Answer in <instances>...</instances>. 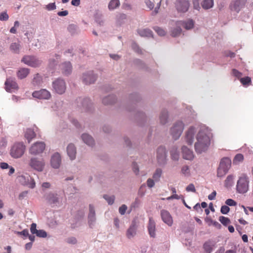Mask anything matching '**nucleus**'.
<instances>
[{
  "mask_svg": "<svg viewBox=\"0 0 253 253\" xmlns=\"http://www.w3.org/2000/svg\"><path fill=\"white\" fill-rule=\"evenodd\" d=\"M212 134L211 129L202 124H195L189 126L185 131L184 140L189 145L194 144L195 151L198 154L206 152L210 148Z\"/></svg>",
  "mask_w": 253,
  "mask_h": 253,
  "instance_id": "f257e3e1",
  "label": "nucleus"
},
{
  "mask_svg": "<svg viewBox=\"0 0 253 253\" xmlns=\"http://www.w3.org/2000/svg\"><path fill=\"white\" fill-rule=\"evenodd\" d=\"M184 126V123L180 120L173 124L169 129V134L173 139L176 140L179 138L183 131Z\"/></svg>",
  "mask_w": 253,
  "mask_h": 253,
  "instance_id": "f03ea898",
  "label": "nucleus"
},
{
  "mask_svg": "<svg viewBox=\"0 0 253 253\" xmlns=\"http://www.w3.org/2000/svg\"><path fill=\"white\" fill-rule=\"evenodd\" d=\"M249 179L245 174L239 177L236 184V191L240 194H245L248 192L249 188Z\"/></svg>",
  "mask_w": 253,
  "mask_h": 253,
  "instance_id": "7ed1b4c3",
  "label": "nucleus"
},
{
  "mask_svg": "<svg viewBox=\"0 0 253 253\" xmlns=\"http://www.w3.org/2000/svg\"><path fill=\"white\" fill-rule=\"evenodd\" d=\"M44 198L46 202L52 207H58L62 204L63 197L61 194L50 192L46 193Z\"/></svg>",
  "mask_w": 253,
  "mask_h": 253,
  "instance_id": "20e7f679",
  "label": "nucleus"
},
{
  "mask_svg": "<svg viewBox=\"0 0 253 253\" xmlns=\"http://www.w3.org/2000/svg\"><path fill=\"white\" fill-rule=\"evenodd\" d=\"M231 160L228 158H222L219 163L217 170V176L222 177L228 171L231 167Z\"/></svg>",
  "mask_w": 253,
  "mask_h": 253,
  "instance_id": "39448f33",
  "label": "nucleus"
},
{
  "mask_svg": "<svg viewBox=\"0 0 253 253\" xmlns=\"http://www.w3.org/2000/svg\"><path fill=\"white\" fill-rule=\"evenodd\" d=\"M29 166L33 169L42 172L44 169L45 163L43 158L33 157L29 160Z\"/></svg>",
  "mask_w": 253,
  "mask_h": 253,
  "instance_id": "423d86ee",
  "label": "nucleus"
},
{
  "mask_svg": "<svg viewBox=\"0 0 253 253\" xmlns=\"http://www.w3.org/2000/svg\"><path fill=\"white\" fill-rule=\"evenodd\" d=\"M25 150V146L22 142H16L11 146L10 154L13 158H19L23 156Z\"/></svg>",
  "mask_w": 253,
  "mask_h": 253,
  "instance_id": "0eeeda50",
  "label": "nucleus"
},
{
  "mask_svg": "<svg viewBox=\"0 0 253 253\" xmlns=\"http://www.w3.org/2000/svg\"><path fill=\"white\" fill-rule=\"evenodd\" d=\"M21 62L32 67H38L42 63V60L39 58L33 55H25L22 59Z\"/></svg>",
  "mask_w": 253,
  "mask_h": 253,
  "instance_id": "6e6552de",
  "label": "nucleus"
},
{
  "mask_svg": "<svg viewBox=\"0 0 253 253\" xmlns=\"http://www.w3.org/2000/svg\"><path fill=\"white\" fill-rule=\"evenodd\" d=\"M53 90L59 94H63L66 89V84L65 81L61 78L56 79L52 82Z\"/></svg>",
  "mask_w": 253,
  "mask_h": 253,
  "instance_id": "1a4fd4ad",
  "label": "nucleus"
},
{
  "mask_svg": "<svg viewBox=\"0 0 253 253\" xmlns=\"http://www.w3.org/2000/svg\"><path fill=\"white\" fill-rule=\"evenodd\" d=\"M157 161L159 165L165 166L167 163V153L164 146H160L157 150Z\"/></svg>",
  "mask_w": 253,
  "mask_h": 253,
  "instance_id": "9d476101",
  "label": "nucleus"
},
{
  "mask_svg": "<svg viewBox=\"0 0 253 253\" xmlns=\"http://www.w3.org/2000/svg\"><path fill=\"white\" fill-rule=\"evenodd\" d=\"M17 180L22 185L26 186L30 188H34L36 183L34 179L27 173L19 175L17 177Z\"/></svg>",
  "mask_w": 253,
  "mask_h": 253,
  "instance_id": "9b49d317",
  "label": "nucleus"
},
{
  "mask_svg": "<svg viewBox=\"0 0 253 253\" xmlns=\"http://www.w3.org/2000/svg\"><path fill=\"white\" fill-rule=\"evenodd\" d=\"M45 147V144L43 142L37 141L34 143L30 147L29 152L33 155H39L42 153Z\"/></svg>",
  "mask_w": 253,
  "mask_h": 253,
  "instance_id": "f8f14e48",
  "label": "nucleus"
},
{
  "mask_svg": "<svg viewBox=\"0 0 253 253\" xmlns=\"http://www.w3.org/2000/svg\"><path fill=\"white\" fill-rule=\"evenodd\" d=\"M97 79V75L92 71L84 73L82 77L83 83L86 85L94 84Z\"/></svg>",
  "mask_w": 253,
  "mask_h": 253,
  "instance_id": "ddd939ff",
  "label": "nucleus"
},
{
  "mask_svg": "<svg viewBox=\"0 0 253 253\" xmlns=\"http://www.w3.org/2000/svg\"><path fill=\"white\" fill-rule=\"evenodd\" d=\"M247 0H233L230 4L229 7L231 11L239 13L243 9Z\"/></svg>",
  "mask_w": 253,
  "mask_h": 253,
  "instance_id": "4468645a",
  "label": "nucleus"
},
{
  "mask_svg": "<svg viewBox=\"0 0 253 253\" xmlns=\"http://www.w3.org/2000/svg\"><path fill=\"white\" fill-rule=\"evenodd\" d=\"M62 162L61 154L58 152L53 153L50 158V165L54 169H58L60 168Z\"/></svg>",
  "mask_w": 253,
  "mask_h": 253,
  "instance_id": "2eb2a0df",
  "label": "nucleus"
},
{
  "mask_svg": "<svg viewBox=\"0 0 253 253\" xmlns=\"http://www.w3.org/2000/svg\"><path fill=\"white\" fill-rule=\"evenodd\" d=\"M96 218L94 206L92 204L89 205V212L88 214V223L90 228H93L95 224Z\"/></svg>",
  "mask_w": 253,
  "mask_h": 253,
  "instance_id": "dca6fc26",
  "label": "nucleus"
},
{
  "mask_svg": "<svg viewBox=\"0 0 253 253\" xmlns=\"http://www.w3.org/2000/svg\"><path fill=\"white\" fill-rule=\"evenodd\" d=\"M33 97L41 99L48 100L51 97V94L49 91L45 89H42L38 91H35L32 93Z\"/></svg>",
  "mask_w": 253,
  "mask_h": 253,
  "instance_id": "f3484780",
  "label": "nucleus"
},
{
  "mask_svg": "<svg viewBox=\"0 0 253 253\" xmlns=\"http://www.w3.org/2000/svg\"><path fill=\"white\" fill-rule=\"evenodd\" d=\"M5 89L9 92H14L18 89V84L15 80L12 78L7 79L5 82Z\"/></svg>",
  "mask_w": 253,
  "mask_h": 253,
  "instance_id": "a211bd4d",
  "label": "nucleus"
},
{
  "mask_svg": "<svg viewBox=\"0 0 253 253\" xmlns=\"http://www.w3.org/2000/svg\"><path fill=\"white\" fill-rule=\"evenodd\" d=\"M190 6L188 0H177L176 2V8L178 11L180 12H186L188 11Z\"/></svg>",
  "mask_w": 253,
  "mask_h": 253,
  "instance_id": "6ab92c4d",
  "label": "nucleus"
},
{
  "mask_svg": "<svg viewBox=\"0 0 253 253\" xmlns=\"http://www.w3.org/2000/svg\"><path fill=\"white\" fill-rule=\"evenodd\" d=\"M30 231L32 234H36L37 236L40 238H46L47 236V234L45 231L42 229L38 230L37 229V224L35 223H33L30 227Z\"/></svg>",
  "mask_w": 253,
  "mask_h": 253,
  "instance_id": "aec40b11",
  "label": "nucleus"
},
{
  "mask_svg": "<svg viewBox=\"0 0 253 253\" xmlns=\"http://www.w3.org/2000/svg\"><path fill=\"white\" fill-rule=\"evenodd\" d=\"M161 215L163 221L168 226H171L173 223V219L170 213L166 210L161 211Z\"/></svg>",
  "mask_w": 253,
  "mask_h": 253,
  "instance_id": "412c9836",
  "label": "nucleus"
},
{
  "mask_svg": "<svg viewBox=\"0 0 253 253\" xmlns=\"http://www.w3.org/2000/svg\"><path fill=\"white\" fill-rule=\"evenodd\" d=\"M67 153L70 160L73 161L76 158L77 149L73 143H69L66 148Z\"/></svg>",
  "mask_w": 253,
  "mask_h": 253,
  "instance_id": "4be33fe9",
  "label": "nucleus"
},
{
  "mask_svg": "<svg viewBox=\"0 0 253 253\" xmlns=\"http://www.w3.org/2000/svg\"><path fill=\"white\" fill-rule=\"evenodd\" d=\"M181 152L183 159L190 161L193 159L194 157L193 152L187 146H183L181 147Z\"/></svg>",
  "mask_w": 253,
  "mask_h": 253,
  "instance_id": "5701e85b",
  "label": "nucleus"
},
{
  "mask_svg": "<svg viewBox=\"0 0 253 253\" xmlns=\"http://www.w3.org/2000/svg\"><path fill=\"white\" fill-rule=\"evenodd\" d=\"M60 69L63 74L70 75L72 71V66L70 62H65L60 65Z\"/></svg>",
  "mask_w": 253,
  "mask_h": 253,
  "instance_id": "b1692460",
  "label": "nucleus"
},
{
  "mask_svg": "<svg viewBox=\"0 0 253 253\" xmlns=\"http://www.w3.org/2000/svg\"><path fill=\"white\" fill-rule=\"evenodd\" d=\"M81 138L83 141L88 146L92 147L95 144L94 139L88 133H83L81 135Z\"/></svg>",
  "mask_w": 253,
  "mask_h": 253,
  "instance_id": "393cba45",
  "label": "nucleus"
},
{
  "mask_svg": "<svg viewBox=\"0 0 253 253\" xmlns=\"http://www.w3.org/2000/svg\"><path fill=\"white\" fill-rule=\"evenodd\" d=\"M169 112L167 109H163L160 114V123L163 125H166L168 122Z\"/></svg>",
  "mask_w": 253,
  "mask_h": 253,
  "instance_id": "a878e982",
  "label": "nucleus"
},
{
  "mask_svg": "<svg viewBox=\"0 0 253 253\" xmlns=\"http://www.w3.org/2000/svg\"><path fill=\"white\" fill-rule=\"evenodd\" d=\"M178 24L182 26L186 30H189L193 28L195 22L191 19L178 22Z\"/></svg>",
  "mask_w": 253,
  "mask_h": 253,
  "instance_id": "bb28decb",
  "label": "nucleus"
},
{
  "mask_svg": "<svg viewBox=\"0 0 253 253\" xmlns=\"http://www.w3.org/2000/svg\"><path fill=\"white\" fill-rule=\"evenodd\" d=\"M137 227L135 223H132L126 231V236L127 238L130 239L133 238L136 234Z\"/></svg>",
  "mask_w": 253,
  "mask_h": 253,
  "instance_id": "cd10ccee",
  "label": "nucleus"
},
{
  "mask_svg": "<svg viewBox=\"0 0 253 253\" xmlns=\"http://www.w3.org/2000/svg\"><path fill=\"white\" fill-rule=\"evenodd\" d=\"M43 83V78L39 74H35L31 82L32 84L34 86H41Z\"/></svg>",
  "mask_w": 253,
  "mask_h": 253,
  "instance_id": "c85d7f7f",
  "label": "nucleus"
},
{
  "mask_svg": "<svg viewBox=\"0 0 253 253\" xmlns=\"http://www.w3.org/2000/svg\"><path fill=\"white\" fill-rule=\"evenodd\" d=\"M155 222L152 217L149 218V223L148 225V230L150 236L151 237H155Z\"/></svg>",
  "mask_w": 253,
  "mask_h": 253,
  "instance_id": "c756f323",
  "label": "nucleus"
},
{
  "mask_svg": "<svg viewBox=\"0 0 253 253\" xmlns=\"http://www.w3.org/2000/svg\"><path fill=\"white\" fill-rule=\"evenodd\" d=\"M21 46L19 42H13L9 45V50L14 54H19Z\"/></svg>",
  "mask_w": 253,
  "mask_h": 253,
  "instance_id": "7c9ffc66",
  "label": "nucleus"
},
{
  "mask_svg": "<svg viewBox=\"0 0 253 253\" xmlns=\"http://www.w3.org/2000/svg\"><path fill=\"white\" fill-rule=\"evenodd\" d=\"M137 33L141 37H151L153 36L152 31L149 29H138Z\"/></svg>",
  "mask_w": 253,
  "mask_h": 253,
  "instance_id": "2f4dec72",
  "label": "nucleus"
},
{
  "mask_svg": "<svg viewBox=\"0 0 253 253\" xmlns=\"http://www.w3.org/2000/svg\"><path fill=\"white\" fill-rule=\"evenodd\" d=\"M116 100V96L112 94L103 98L102 99V103L105 105H109L115 103Z\"/></svg>",
  "mask_w": 253,
  "mask_h": 253,
  "instance_id": "473e14b6",
  "label": "nucleus"
},
{
  "mask_svg": "<svg viewBox=\"0 0 253 253\" xmlns=\"http://www.w3.org/2000/svg\"><path fill=\"white\" fill-rule=\"evenodd\" d=\"M36 136V134L34 130L32 128H27L25 132V137L28 140L29 143Z\"/></svg>",
  "mask_w": 253,
  "mask_h": 253,
  "instance_id": "72a5a7b5",
  "label": "nucleus"
},
{
  "mask_svg": "<svg viewBox=\"0 0 253 253\" xmlns=\"http://www.w3.org/2000/svg\"><path fill=\"white\" fill-rule=\"evenodd\" d=\"M30 70L28 68H23L19 70L17 72V76L18 78L23 79L26 78L29 74Z\"/></svg>",
  "mask_w": 253,
  "mask_h": 253,
  "instance_id": "f704fd0d",
  "label": "nucleus"
},
{
  "mask_svg": "<svg viewBox=\"0 0 253 253\" xmlns=\"http://www.w3.org/2000/svg\"><path fill=\"white\" fill-rule=\"evenodd\" d=\"M234 178L235 176L233 174H230L228 175L225 180V186L227 188L232 186L234 184Z\"/></svg>",
  "mask_w": 253,
  "mask_h": 253,
  "instance_id": "c9c22d12",
  "label": "nucleus"
},
{
  "mask_svg": "<svg viewBox=\"0 0 253 253\" xmlns=\"http://www.w3.org/2000/svg\"><path fill=\"white\" fill-rule=\"evenodd\" d=\"M120 5L119 0H111L108 4V8L110 10H114Z\"/></svg>",
  "mask_w": 253,
  "mask_h": 253,
  "instance_id": "e433bc0d",
  "label": "nucleus"
},
{
  "mask_svg": "<svg viewBox=\"0 0 253 253\" xmlns=\"http://www.w3.org/2000/svg\"><path fill=\"white\" fill-rule=\"evenodd\" d=\"M180 25L178 24V22L176 24V27L172 29L171 31V35L173 37L179 36L182 32V29L180 27Z\"/></svg>",
  "mask_w": 253,
  "mask_h": 253,
  "instance_id": "4c0bfd02",
  "label": "nucleus"
},
{
  "mask_svg": "<svg viewBox=\"0 0 253 253\" xmlns=\"http://www.w3.org/2000/svg\"><path fill=\"white\" fill-rule=\"evenodd\" d=\"M171 159L174 161H178L179 158V153L177 147H173L170 151Z\"/></svg>",
  "mask_w": 253,
  "mask_h": 253,
  "instance_id": "58836bf2",
  "label": "nucleus"
},
{
  "mask_svg": "<svg viewBox=\"0 0 253 253\" xmlns=\"http://www.w3.org/2000/svg\"><path fill=\"white\" fill-rule=\"evenodd\" d=\"M213 4V0H204L202 3V7L205 9H209L212 8Z\"/></svg>",
  "mask_w": 253,
  "mask_h": 253,
  "instance_id": "ea45409f",
  "label": "nucleus"
},
{
  "mask_svg": "<svg viewBox=\"0 0 253 253\" xmlns=\"http://www.w3.org/2000/svg\"><path fill=\"white\" fill-rule=\"evenodd\" d=\"M240 83L242 84L247 87L251 84V78L249 77H242L240 80Z\"/></svg>",
  "mask_w": 253,
  "mask_h": 253,
  "instance_id": "a19ab883",
  "label": "nucleus"
},
{
  "mask_svg": "<svg viewBox=\"0 0 253 253\" xmlns=\"http://www.w3.org/2000/svg\"><path fill=\"white\" fill-rule=\"evenodd\" d=\"M162 174V170L158 168L156 169L153 175V178L156 182H158L159 181L160 177H161Z\"/></svg>",
  "mask_w": 253,
  "mask_h": 253,
  "instance_id": "79ce46f5",
  "label": "nucleus"
},
{
  "mask_svg": "<svg viewBox=\"0 0 253 253\" xmlns=\"http://www.w3.org/2000/svg\"><path fill=\"white\" fill-rule=\"evenodd\" d=\"M244 160V156L241 154H237L233 160V163L234 165H238L240 163H241Z\"/></svg>",
  "mask_w": 253,
  "mask_h": 253,
  "instance_id": "37998d69",
  "label": "nucleus"
},
{
  "mask_svg": "<svg viewBox=\"0 0 253 253\" xmlns=\"http://www.w3.org/2000/svg\"><path fill=\"white\" fill-rule=\"evenodd\" d=\"M153 29L160 36H164L167 33L164 29L158 26L154 27Z\"/></svg>",
  "mask_w": 253,
  "mask_h": 253,
  "instance_id": "c03bdc74",
  "label": "nucleus"
},
{
  "mask_svg": "<svg viewBox=\"0 0 253 253\" xmlns=\"http://www.w3.org/2000/svg\"><path fill=\"white\" fill-rule=\"evenodd\" d=\"M144 3L146 6V8L149 10H152L154 9V2L151 0H144Z\"/></svg>",
  "mask_w": 253,
  "mask_h": 253,
  "instance_id": "a18cd8bd",
  "label": "nucleus"
},
{
  "mask_svg": "<svg viewBox=\"0 0 253 253\" xmlns=\"http://www.w3.org/2000/svg\"><path fill=\"white\" fill-rule=\"evenodd\" d=\"M68 30L71 35H74L77 33L78 27L74 24H71L69 25Z\"/></svg>",
  "mask_w": 253,
  "mask_h": 253,
  "instance_id": "49530a36",
  "label": "nucleus"
},
{
  "mask_svg": "<svg viewBox=\"0 0 253 253\" xmlns=\"http://www.w3.org/2000/svg\"><path fill=\"white\" fill-rule=\"evenodd\" d=\"M103 197L107 202L109 205H111L114 203L115 199V196H109L108 195H104Z\"/></svg>",
  "mask_w": 253,
  "mask_h": 253,
  "instance_id": "de8ad7c7",
  "label": "nucleus"
},
{
  "mask_svg": "<svg viewBox=\"0 0 253 253\" xmlns=\"http://www.w3.org/2000/svg\"><path fill=\"white\" fill-rule=\"evenodd\" d=\"M219 221L224 226H226L230 223V219L228 217L223 216H219Z\"/></svg>",
  "mask_w": 253,
  "mask_h": 253,
  "instance_id": "09e8293b",
  "label": "nucleus"
},
{
  "mask_svg": "<svg viewBox=\"0 0 253 253\" xmlns=\"http://www.w3.org/2000/svg\"><path fill=\"white\" fill-rule=\"evenodd\" d=\"M161 1L162 0H160L157 3L156 6L154 7V9L152 12V15H156L159 13L161 5Z\"/></svg>",
  "mask_w": 253,
  "mask_h": 253,
  "instance_id": "8fccbe9b",
  "label": "nucleus"
},
{
  "mask_svg": "<svg viewBox=\"0 0 253 253\" xmlns=\"http://www.w3.org/2000/svg\"><path fill=\"white\" fill-rule=\"evenodd\" d=\"M82 103L83 107L88 108L91 104V100L89 98H84L82 100Z\"/></svg>",
  "mask_w": 253,
  "mask_h": 253,
  "instance_id": "3c124183",
  "label": "nucleus"
},
{
  "mask_svg": "<svg viewBox=\"0 0 253 253\" xmlns=\"http://www.w3.org/2000/svg\"><path fill=\"white\" fill-rule=\"evenodd\" d=\"M181 172L185 176H189L190 172L189 167L187 166H183L181 169Z\"/></svg>",
  "mask_w": 253,
  "mask_h": 253,
  "instance_id": "603ef678",
  "label": "nucleus"
},
{
  "mask_svg": "<svg viewBox=\"0 0 253 253\" xmlns=\"http://www.w3.org/2000/svg\"><path fill=\"white\" fill-rule=\"evenodd\" d=\"M9 19V15L6 11H3L0 13V21H6Z\"/></svg>",
  "mask_w": 253,
  "mask_h": 253,
  "instance_id": "864d4df0",
  "label": "nucleus"
},
{
  "mask_svg": "<svg viewBox=\"0 0 253 253\" xmlns=\"http://www.w3.org/2000/svg\"><path fill=\"white\" fill-rule=\"evenodd\" d=\"M232 73L234 77L239 80L242 77V73L235 69L232 70Z\"/></svg>",
  "mask_w": 253,
  "mask_h": 253,
  "instance_id": "5fc2aeb1",
  "label": "nucleus"
},
{
  "mask_svg": "<svg viewBox=\"0 0 253 253\" xmlns=\"http://www.w3.org/2000/svg\"><path fill=\"white\" fill-rule=\"evenodd\" d=\"M126 18V15L124 13H119L116 16L117 20L120 23L123 22Z\"/></svg>",
  "mask_w": 253,
  "mask_h": 253,
  "instance_id": "6e6d98bb",
  "label": "nucleus"
},
{
  "mask_svg": "<svg viewBox=\"0 0 253 253\" xmlns=\"http://www.w3.org/2000/svg\"><path fill=\"white\" fill-rule=\"evenodd\" d=\"M230 211V208L226 205L221 206L220 212L223 214H227Z\"/></svg>",
  "mask_w": 253,
  "mask_h": 253,
  "instance_id": "4d7b16f0",
  "label": "nucleus"
},
{
  "mask_svg": "<svg viewBox=\"0 0 253 253\" xmlns=\"http://www.w3.org/2000/svg\"><path fill=\"white\" fill-rule=\"evenodd\" d=\"M127 207L126 205H122L119 209V213L121 215H124L126 212V211L127 210Z\"/></svg>",
  "mask_w": 253,
  "mask_h": 253,
  "instance_id": "13d9d810",
  "label": "nucleus"
},
{
  "mask_svg": "<svg viewBox=\"0 0 253 253\" xmlns=\"http://www.w3.org/2000/svg\"><path fill=\"white\" fill-rule=\"evenodd\" d=\"M66 242L68 244L75 245L77 243V240L75 237H70L67 239Z\"/></svg>",
  "mask_w": 253,
  "mask_h": 253,
  "instance_id": "bf43d9fd",
  "label": "nucleus"
},
{
  "mask_svg": "<svg viewBox=\"0 0 253 253\" xmlns=\"http://www.w3.org/2000/svg\"><path fill=\"white\" fill-rule=\"evenodd\" d=\"M46 9L48 11L53 10L56 9V6L55 2L50 3L45 6Z\"/></svg>",
  "mask_w": 253,
  "mask_h": 253,
  "instance_id": "052dcab7",
  "label": "nucleus"
},
{
  "mask_svg": "<svg viewBox=\"0 0 253 253\" xmlns=\"http://www.w3.org/2000/svg\"><path fill=\"white\" fill-rule=\"evenodd\" d=\"M131 47L132 49L136 52L138 53H141L142 51L141 49H140L138 45L135 42H133L131 45Z\"/></svg>",
  "mask_w": 253,
  "mask_h": 253,
  "instance_id": "680f3d73",
  "label": "nucleus"
},
{
  "mask_svg": "<svg viewBox=\"0 0 253 253\" xmlns=\"http://www.w3.org/2000/svg\"><path fill=\"white\" fill-rule=\"evenodd\" d=\"M186 190L187 192H195L196 189L193 184L191 183L189 184L186 188Z\"/></svg>",
  "mask_w": 253,
  "mask_h": 253,
  "instance_id": "e2e57ef3",
  "label": "nucleus"
},
{
  "mask_svg": "<svg viewBox=\"0 0 253 253\" xmlns=\"http://www.w3.org/2000/svg\"><path fill=\"white\" fill-rule=\"evenodd\" d=\"M225 204L229 206H235L237 205V203L231 199H228L226 200Z\"/></svg>",
  "mask_w": 253,
  "mask_h": 253,
  "instance_id": "0e129e2a",
  "label": "nucleus"
},
{
  "mask_svg": "<svg viewBox=\"0 0 253 253\" xmlns=\"http://www.w3.org/2000/svg\"><path fill=\"white\" fill-rule=\"evenodd\" d=\"M155 181L154 179L148 178L147 180V186L150 188L153 187L155 185Z\"/></svg>",
  "mask_w": 253,
  "mask_h": 253,
  "instance_id": "69168bd1",
  "label": "nucleus"
},
{
  "mask_svg": "<svg viewBox=\"0 0 253 253\" xmlns=\"http://www.w3.org/2000/svg\"><path fill=\"white\" fill-rule=\"evenodd\" d=\"M140 203V200L138 199V198H136L135 199L134 202L131 204V206L132 208H137L139 206Z\"/></svg>",
  "mask_w": 253,
  "mask_h": 253,
  "instance_id": "338daca9",
  "label": "nucleus"
},
{
  "mask_svg": "<svg viewBox=\"0 0 253 253\" xmlns=\"http://www.w3.org/2000/svg\"><path fill=\"white\" fill-rule=\"evenodd\" d=\"M204 248L205 250L207 251V253H211V248L208 243H205L204 245Z\"/></svg>",
  "mask_w": 253,
  "mask_h": 253,
  "instance_id": "774afa93",
  "label": "nucleus"
}]
</instances>
